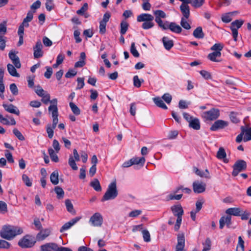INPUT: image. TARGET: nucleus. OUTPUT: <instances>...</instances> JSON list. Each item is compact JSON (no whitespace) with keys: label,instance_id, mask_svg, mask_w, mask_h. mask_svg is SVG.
Here are the masks:
<instances>
[{"label":"nucleus","instance_id":"f257e3e1","mask_svg":"<svg viewBox=\"0 0 251 251\" xmlns=\"http://www.w3.org/2000/svg\"><path fill=\"white\" fill-rule=\"evenodd\" d=\"M23 230L21 227L13 226H4L0 232V236L8 240L14 238L16 236L22 234Z\"/></svg>","mask_w":251,"mask_h":251},{"label":"nucleus","instance_id":"f03ea898","mask_svg":"<svg viewBox=\"0 0 251 251\" xmlns=\"http://www.w3.org/2000/svg\"><path fill=\"white\" fill-rule=\"evenodd\" d=\"M154 17L148 13H142L137 17L138 22H142V28L147 30L152 28L154 26L153 22Z\"/></svg>","mask_w":251,"mask_h":251},{"label":"nucleus","instance_id":"7ed1b4c3","mask_svg":"<svg viewBox=\"0 0 251 251\" xmlns=\"http://www.w3.org/2000/svg\"><path fill=\"white\" fill-rule=\"evenodd\" d=\"M118 195L116 181H113L109 184L108 188L104 194L101 201L112 200L115 199Z\"/></svg>","mask_w":251,"mask_h":251},{"label":"nucleus","instance_id":"20e7f679","mask_svg":"<svg viewBox=\"0 0 251 251\" xmlns=\"http://www.w3.org/2000/svg\"><path fill=\"white\" fill-rule=\"evenodd\" d=\"M220 116V111L217 108H211L210 110L203 112L201 116L204 121H214Z\"/></svg>","mask_w":251,"mask_h":251},{"label":"nucleus","instance_id":"39448f33","mask_svg":"<svg viewBox=\"0 0 251 251\" xmlns=\"http://www.w3.org/2000/svg\"><path fill=\"white\" fill-rule=\"evenodd\" d=\"M183 116L185 120L188 122L190 127L197 130L200 129V122L198 118L194 117L186 112L183 113Z\"/></svg>","mask_w":251,"mask_h":251},{"label":"nucleus","instance_id":"423d86ee","mask_svg":"<svg viewBox=\"0 0 251 251\" xmlns=\"http://www.w3.org/2000/svg\"><path fill=\"white\" fill-rule=\"evenodd\" d=\"M36 243L34 238L27 235L22 238L18 242V245L23 248L32 247Z\"/></svg>","mask_w":251,"mask_h":251},{"label":"nucleus","instance_id":"0eeeda50","mask_svg":"<svg viewBox=\"0 0 251 251\" xmlns=\"http://www.w3.org/2000/svg\"><path fill=\"white\" fill-rule=\"evenodd\" d=\"M247 168V163L243 160H239L237 161L233 166L232 176H237L239 173L245 170Z\"/></svg>","mask_w":251,"mask_h":251},{"label":"nucleus","instance_id":"6e6552de","mask_svg":"<svg viewBox=\"0 0 251 251\" xmlns=\"http://www.w3.org/2000/svg\"><path fill=\"white\" fill-rule=\"evenodd\" d=\"M162 30L170 29L172 32L176 33H180L182 31L181 27L175 22L165 21V25L161 28Z\"/></svg>","mask_w":251,"mask_h":251},{"label":"nucleus","instance_id":"1a4fd4ad","mask_svg":"<svg viewBox=\"0 0 251 251\" xmlns=\"http://www.w3.org/2000/svg\"><path fill=\"white\" fill-rule=\"evenodd\" d=\"M103 221L101 214L99 212H96L91 217L89 223L94 226H101Z\"/></svg>","mask_w":251,"mask_h":251},{"label":"nucleus","instance_id":"9d476101","mask_svg":"<svg viewBox=\"0 0 251 251\" xmlns=\"http://www.w3.org/2000/svg\"><path fill=\"white\" fill-rule=\"evenodd\" d=\"M153 14L155 16V22L157 24L158 26L161 28L165 25V22H163L161 19L166 18V13L162 10H157L153 11Z\"/></svg>","mask_w":251,"mask_h":251},{"label":"nucleus","instance_id":"9b49d317","mask_svg":"<svg viewBox=\"0 0 251 251\" xmlns=\"http://www.w3.org/2000/svg\"><path fill=\"white\" fill-rule=\"evenodd\" d=\"M43 45L40 40L37 41L36 45L33 47V56L35 59L39 58L43 56L44 52L42 50Z\"/></svg>","mask_w":251,"mask_h":251},{"label":"nucleus","instance_id":"f8f14e48","mask_svg":"<svg viewBox=\"0 0 251 251\" xmlns=\"http://www.w3.org/2000/svg\"><path fill=\"white\" fill-rule=\"evenodd\" d=\"M228 125V123L227 122L222 120H218L213 123L210 129L212 131H217L221 129H223Z\"/></svg>","mask_w":251,"mask_h":251},{"label":"nucleus","instance_id":"ddd939ff","mask_svg":"<svg viewBox=\"0 0 251 251\" xmlns=\"http://www.w3.org/2000/svg\"><path fill=\"white\" fill-rule=\"evenodd\" d=\"M206 184L199 181H195L193 183V189L195 193H202L205 191Z\"/></svg>","mask_w":251,"mask_h":251},{"label":"nucleus","instance_id":"4468645a","mask_svg":"<svg viewBox=\"0 0 251 251\" xmlns=\"http://www.w3.org/2000/svg\"><path fill=\"white\" fill-rule=\"evenodd\" d=\"M177 244L176 247V251H185V237L184 234H179L177 237Z\"/></svg>","mask_w":251,"mask_h":251},{"label":"nucleus","instance_id":"2eb2a0df","mask_svg":"<svg viewBox=\"0 0 251 251\" xmlns=\"http://www.w3.org/2000/svg\"><path fill=\"white\" fill-rule=\"evenodd\" d=\"M80 217H75L72 220H71L68 222L65 223L63 226L61 227L60 229V231L61 232H63L69 228H70L73 225H74L75 223H76L80 219Z\"/></svg>","mask_w":251,"mask_h":251},{"label":"nucleus","instance_id":"dca6fc26","mask_svg":"<svg viewBox=\"0 0 251 251\" xmlns=\"http://www.w3.org/2000/svg\"><path fill=\"white\" fill-rule=\"evenodd\" d=\"M50 234V230L48 228L41 230L36 235V239L38 241L45 240Z\"/></svg>","mask_w":251,"mask_h":251},{"label":"nucleus","instance_id":"f3484780","mask_svg":"<svg viewBox=\"0 0 251 251\" xmlns=\"http://www.w3.org/2000/svg\"><path fill=\"white\" fill-rule=\"evenodd\" d=\"M220 228L223 229L225 225L227 227H229L231 224V217L230 216L222 217L219 221Z\"/></svg>","mask_w":251,"mask_h":251},{"label":"nucleus","instance_id":"a211bd4d","mask_svg":"<svg viewBox=\"0 0 251 251\" xmlns=\"http://www.w3.org/2000/svg\"><path fill=\"white\" fill-rule=\"evenodd\" d=\"M3 107L6 111L10 113L15 114L17 115H19L20 114V111L18 108L12 104H3Z\"/></svg>","mask_w":251,"mask_h":251},{"label":"nucleus","instance_id":"6ab92c4d","mask_svg":"<svg viewBox=\"0 0 251 251\" xmlns=\"http://www.w3.org/2000/svg\"><path fill=\"white\" fill-rule=\"evenodd\" d=\"M57 244L49 243L41 246V251H57Z\"/></svg>","mask_w":251,"mask_h":251},{"label":"nucleus","instance_id":"aec40b11","mask_svg":"<svg viewBox=\"0 0 251 251\" xmlns=\"http://www.w3.org/2000/svg\"><path fill=\"white\" fill-rule=\"evenodd\" d=\"M180 9L183 16L182 18L188 19L190 16V7L188 4L182 3L180 6Z\"/></svg>","mask_w":251,"mask_h":251},{"label":"nucleus","instance_id":"412c9836","mask_svg":"<svg viewBox=\"0 0 251 251\" xmlns=\"http://www.w3.org/2000/svg\"><path fill=\"white\" fill-rule=\"evenodd\" d=\"M242 209L239 207L229 208L226 210V213L230 216L233 215L234 216H239L241 215Z\"/></svg>","mask_w":251,"mask_h":251},{"label":"nucleus","instance_id":"4be33fe9","mask_svg":"<svg viewBox=\"0 0 251 251\" xmlns=\"http://www.w3.org/2000/svg\"><path fill=\"white\" fill-rule=\"evenodd\" d=\"M171 210L173 214L176 216H182L183 214L182 207L180 204L172 206L171 207Z\"/></svg>","mask_w":251,"mask_h":251},{"label":"nucleus","instance_id":"5701e85b","mask_svg":"<svg viewBox=\"0 0 251 251\" xmlns=\"http://www.w3.org/2000/svg\"><path fill=\"white\" fill-rule=\"evenodd\" d=\"M162 41L165 49L168 50H170L174 46L173 41L168 37H163Z\"/></svg>","mask_w":251,"mask_h":251},{"label":"nucleus","instance_id":"b1692460","mask_svg":"<svg viewBox=\"0 0 251 251\" xmlns=\"http://www.w3.org/2000/svg\"><path fill=\"white\" fill-rule=\"evenodd\" d=\"M35 11H29L27 13L26 17L24 19L22 24L25 25V27H27L29 26L28 22L32 21L33 17V13Z\"/></svg>","mask_w":251,"mask_h":251},{"label":"nucleus","instance_id":"393cba45","mask_svg":"<svg viewBox=\"0 0 251 251\" xmlns=\"http://www.w3.org/2000/svg\"><path fill=\"white\" fill-rule=\"evenodd\" d=\"M241 130L244 131V137L243 141L247 142L251 140V127L246 128L244 126H242Z\"/></svg>","mask_w":251,"mask_h":251},{"label":"nucleus","instance_id":"a878e982","mask_svg":"<svg viewBox=\"0 0 251 251\" xmlns=\"http://www.w3.org/2000/svg\"><path fill=\"white\" fill-rule=\"evenodd\" d=\"M194 170L195 172V173L199 176H200L201 177H204L206 178H210V176L209 175V173L208 171L206 169L205 170L204 172L201 171L200 170H199L197 168H194Z\"/></svg>","mask_w":251,"mask_h":251},{"label":"nucleus","instance_id":"bb28decb","mask_svg":"<svg viewBox=\"0 0 251 251\" xmlns=\"http://www.w3.org/2000/svg\"><path fill=\"white\" fill-rule=\"evenodd\" d=\"M193 36L198 39H202L204 37V34L202 31V27L199 26L197 27L194 31Z\"/></svg>","mask_w":251,"mask_h":251},{"label":"nucleus","instance_id":"cd10ccee","mask_svg":"<svg viewBox=\"0 0 251 251\" xmlns=\"http://www.w3.org/2000/svg\"><path fill=\"white\" fill-rule=\"evenodd\" d=\"M7 67V71L11 75L17 77H20V75L17 73L15 67L11 64H8Z\"/></svg>","mask_w":251,"mask_h":251},{"label":"nucleus","instance_id":"c85d7f7f","mask_svg":"<svg viewBox=\"0 0 251 251\" xmlns=\"http://www.w3.org/2000/svg\"><path fill=\"white\" fill-rule=\"evenodd\" d=\"M153 101L157 106L162 108L164 109H167V106L164 103L163 101L160 97L154 98L153 99Z\"/></svg>","mask_w":251,"mask_h":251},{"label":"nucleus","instance_id":"c756f323","mask_svg":"<svg viewBox=\"0 0 251 251\" xmlns=\"http://www.w3.org/2000/svg\"><path fill=\"white\" fill-rule=\"evenodd\" d=\"M50 179L51 183L54 185H57L59 182L58 172L55 170L53 171L50 176Z\"/></svg>","mask_w":251,"mask_h":251},{"label":"nucleus","instance_id":"7c9ffc66","mask_svg":"<svg viewBox=\"0 0 251 251\" xmlns=\"http://www.w3.org/2000/svg\"><path fill=\"white\" fill-rule=\"evenodd\" d=\"M221 56V52L219 51H214L210 53L208 55V58L211 61L213 62H219V61L216 59L217 57H220Z\"/></svg>","mask_w":251,"mask_h":251},{"label":"nucleus","instance_id":"2f4dec72","mask_svg":"<svg viewBox=\"0 0 251 251\" xmlns=\"http://www.w3.org/2000/svg\"><path fill=\"white\" fill-rule=\"evenodd\" d=\"M90 185L96 191L100 192L101 191V187L98 179H94L92 181H91Z\"/></svg>","mask_w":251,"mask_h":251},{"label":"nucleus","instance_id":"473e14b6","mask_svg":"<svg viewBox=\"0 0 251 251\" xmlns=\"http://www.w3.org/2000/svg\"><path fill=\"white\" fill-rule=\"evenodd\" d=\"M133 165H141L143 166L145 162V159L144 157H133L131 158Z\"/></svg>","mask_w":251,"mask_h":251},{"label":"nucleus","instance_id":"72a5a7b5","mask_svg":"<svg viewBox=\"0 0 251 251\" xmlns=\"http://www.w3.org/2000/svg\"><path fill=\"white\" fill-rule=\"evenodd\" d=\"M65 205L67 211L72 214H75V211L74 209V206L71 201L69 199L65 200Z\"/></svg>","mask_w":251,"mask_h":251},{"label":"nucleus","instance_id":"f704fd0d","mask_svg":"<svg viewBox=\"0 0 251 251\" xmlns=\"http://www.w3.org/2000/svg\"><path fill=\"white\" fill-rule=\"evenodd\" d=\"M244 23L243 20H236L231 23L230 29L235 28L236 30L240 28Z\"/></svg>","mask_w":251,"mask_h":251},{"label":"nucleus","instance_id":"c9c22d12","mask_svg":"<svg viewBox=\"0 0 251 251\" xmlns=\"http://www.w3.org/2000/svg\"><path fill=\"white\" fill-rule=\"evenodd\" d=\"M182 197V194L176 195L174 193H172L167 196L166 200L168 201L174 200H179L181 199Z\"/></svg>","mask_w":251,"mask_h":251},{"label":"nucleus","instance_id":"e433bc0d","mask_svg":"<svg viewBox=\"0 0 251 251\" xmlns=\"http://www.w3.org/2000/svg\"><path fill=\"white\" fill-rule=\"evenodd\" d=\"M205 0H190L191 4L193 7L197 8L201 7L204 3Z\"/></svg>","mask_w":251,"mask_h":251},{"label":"nucleus","instance_id":"4c0bfd02","mask_svg":"<svg viewBox=\"0 0 251 251\" xmlns=\"http://www.w3.org/2000/svg\"><path fill=\"white\" fill-rule=\"evenodd\" d=\"M236 251H244V241L241 236L238 237V244L236 247Z\"/></svg>","mask_w":251,"mask_h":251},{"label":"nucleus","instance_id":"58836bf2","mask_svg":"<svg viewBox=\"0 0 251 251\" xmlns=\"http://www.w3.org/2000/svg\"><path fill=\"white\" fill-rule=\"evenodd\" d=\"M49 102H50L51 104L49 107V111L50 112L54 111L55 108L56 109V111H58V108L57 106V100L56 99H54L51 100H50Z\"/></svg>","mask_w":251,"mask_h":251},{"label":"nucleus","instance_id":"ea45409f","mask_svg":"<svg viewBox=\"0 0 251 251\" xmlns=\"http://www.w3.org/2000/svg\"><path fill=\"white\" fill-rule=\"evenodd\" d=\"M121 30H120V33L121 34V35H124L127 29H128V24H127V23L126 21H122L121 23Z\"/></svg>","mask_w":251,"mask_h":251},{"label":"nucleus","instance_id":"a19ab883","mask_svg":"<svg viewBox=\"0 0 251 251\" xmlns=\"http://www.w3.org/2000/svg\"><path fill=\"white\" fill-rule=\"evenodd\" d=\"M48 151L52 161L57 162L58 161V158L54 151L52 149L50 148L48 150Z\"/></svg>","mask_w":251,"mask_h":251},{"label":"nucleus","instance_id":"79ce46f5","mask_svg":"<svg viewBox=\"0 0 251 251\" xmlns=\"http://www.w3.org/2000/svg\"><path fill=\"white\" fill-rule=\"evenodd\" d=\"M232 13H228L223 15L222 17V21L226 23H229L232 20Z\"/></svg>","mask_w":251,"mask_h":251},{"label":"nucleus","instance_id":"37998d69","mask_svg":"<svg viewBox=\"0 0 251 251\" xmlns=\"http://www.w3.org/2000/svg\"><path fill=\"white\" fill-rule=\"evenodd\" d=\"M70 108L72 111V112L76 115H78L80 114V111L79 108L73 102L71 101L69 103Z\"/></svg>","mask_w":251,"mask_h":251},{"label":"nucleus","instance_id":"c03bdc74","mask_svg":"<svg viewBox=\"0 0 251 251\" xmlns=\"http://www.w3.org/2000/svg\"><path fill=\"white\" fill-rule=\"evenodd\" d=\"M54 191L57 194V197L58 199H62L63 198L64 195V192L62 188L59 186H57L54 189Z\"/></svg>","mask_w":251,"mask_h":251},{"label":"nucleus","instance_id":"a18cd8bd","mask_svg":"<svg viewBox=\"0 0 251 251\" xmlns=\"http://www.w3.org/2000/svg\"><path fill=\"white\" fill-rule=\"evenodd\" d=\"M134 86L137 88H139L141 86V84L144 82L143 79H140L138 75H135L133 78Z\"/></svg>","mask_w":251,"mask_h":251},{"label":"nucleus","instance_id":"49530a36","mask_svg":"<svg viewBox=\"0 0 251 251\" xmlns=\"http://www.w3.org/2000/svg\"><path fill=\"white\" fill-rule=\"evenodd\" d=\"M211 242L209 238H207L203 243V248L202 251H208L211 249Z\"/></svg>","mask_w":251,"mask_h":251},{"label":"nucleus","instance_id":"de8ad7c7","mask_svg":"<svg viewBox=\"0 0 251 251\" xmlns=\"http://www.w3.org/2000/svg\"><path fill=\"white\" fill-rule=\"evenodd\" d=\"M7 31L6 23L3 22L0 24V36H4Z\"/></svg>","mask_w":251,"mask_h":251},{"label":"nucleus","instance_id":"09e8293b","mask_svg":"<svg viewBox=\"0 0 251 251\" xmlns=\"http://www.w3.org/2000/svg\"><path fill=\"white\" fill-rule=\"evenodd\" d=\"M217 157L220 159H224L226 157V153L223 148H220L217 153Z\"/></svg>","mask_w":251,"mask_h":251},{"label":"nucleus","instance_id":"8fccbe9b","mask_svg":"<svg viewBox=\"0 0 251 251\" xmlns=\"http://www.w3.org/2000/svg\"><path fill=\"white\" fill-rule=\"evenodd\" d=\"M142 234L144 241L146 242L151 241V235L148 230L146 229L143 230Z\"/></svg>","mask_w":251,"mask_h":251},{"label":"nucleus","instance_id":"3c124183","mask_svg":"<svg viewBox=\"0 0 251 251\" xmlns=\"http://www.w3.org/2000/svg\"><path fill=\"white\" fill-rule=\"evenodd\" d=\"M68 163L73 170H77L78 169L77 165L75 162V160L71 155L70 156Z\"/></svg>","mask_w":251,"mask_h":251},{"label":"nucleus","instance_id":"603ef678","mask_svg":"<svg viewBox=\"0 0 251 251\" xmlns=\"http://www.w3.org/2000/svg\"><path fill=\"white\" fill-rule=\"evenodd\" d=\"M142 213L141 210L136 209L134 210L128 214V216L131 218H136Z\"/></svg>","mask_w":251,"mask_h":251},{"label":"nucleus","instance_id":"864d4df0","mask_svg":"<svg viewBox=\"0 0 251 251\" xmlns=\"http://www.w3.org/2000/svg\"><path fill=\"white\" fill-rule=\"evenodd\" d=\"M187 19L184 18H181L180 25L185 29L189 30L191 28L190 24L187 22Z\"/></svg>","mask_w":251,"mask_h":251},{"label":"nucleus","instance_id":"5fc2aeb1","mask_svg":"<svg viewBox=\"0 0 251 251\" xmlns=\"http://www.w3.org/2000/svg\"><path fill=\"white\" fill-rule=\"evenodd\" d=\"M224 45L221 43H216L211 48V50H215V51H221L223 50Z\"/></svg>","mask_w":251,"mask_h":251},{"label":"nucleus","instance_id":"6e6d98bb","mask_svg":"<svg viewBox=\"0 0 251 251\" xmlns=\"http://www.w3.org/2000/svg\"><path fill=\"white\" fill-rule=\"evenodd\" d=\"M22 180L27 186L30 187L32 186V183L27 175L25 174L23 175Z\"/></svg>","mask_w":251,"mask_h":251},{"label":"nucleus","instance_id":"4d7b16f0","mask_svg":"<svg viewBox=\"0 0 251 251\" xmlns=\"http://www.w3.org/2000/svg\"><path fill=\"white\" fill-rule=\"evenodd\" d=\"M13 133L19 140H21V141L25 140V138L24 136L22 135V134L21 133V132L17 128H14L13 130Z\"/></svg>","mask_w":251,"mask_h":251},{"label":"nucleus","instance_id":"13d9d810","mask_svg":"<svg viewBox=\"0 0 251 251\" xmlns=\"http://www.w3.org/2000/svg\"><path fill=\"white\" fill-rule=\"evenodd\" d=\"M130 52L135 57H138L139 56V53L137 50L136 49L135 43L133 42L131 44L130 47Z\"/></svg>","mask_w":251,"mask_h":251},{"label":"nucleus","instance_id":"bf43d9fd","mask_svg":"<svg viewBox=\"0 0 251 251\" xmlns=\"http://www.w3.org/2000/svg\"><path fill=\"white\" fill-rule=\"evenodd\" d=\"M7 211L6 203L2 201H0V213L5 214Z\"/></svg>","mask_w":251,"mask_h":251},{"label":"nucleus","instance_id":"052dcab7","mask_svg":"<svg viewBox=\"0 0 251 251\" xmlns=\"http://www.w3.org/2000/svg\"><path fill=\"white\" fill-rule=\"evenodd\" d=\"M46 8L47 10L49 11H51L53 9L54 7V4L52 0H46Z\"/></svg>","mask_w":251,"mask_h":251},{"label":"nucleus","instance_id":"680f3d73","mask_svg":"<svg viewBox=\"0 0 251 251\" xmlns=\"http://www.w3.org/2000/svg\"><path fill=\"white\" fill-rule=\"evenodd\" d=\"M87 9L88 4L87 3H85L80 9L77 10L76 13L78 15H84V13L87 10Z\"/></svg>","mask_w":251,"mask_h":251},{"label":"nucleus","instance_id":"e2e57ef3","mask_svg":"<svg viewBox=\"0 0 251 251\" xmlns=\"http://www.w3.org/2000/svg\"><path fill=\"white\" fill-rule=\"evenodd\" d=\"M51 113L52 117L53 118L52 123L57 124L58 122V111H56L55 109L54 111H50Z\"/></svg>","mask_w":251,"mask_h":251},{"label":"nucleus","instance_id":"0e129e2a","mask_svg":"<svg viewBox=\"0 0 251 251\" xmlns=\"http://www.w3.org/2000/svg\"><path fill=\"white\" fill-rule=\"evenodd\" d=\"M77 85L76 89H81L84 86V78L78 77L77 79Z\"/></svg>","mask_w":251,"mask_h":251},{"label":"nucleus","instance_id":"69168bd1","mask_svg":"<svg viewBox=\"0 0 251 251\" xmlns=\"http://www.w3.org/2000/svg\"><path fill=\"white\" fill-rule=\"evenodd\" d=\"M250 215V213L247 210L243 211L242 210L241 215L239 216H241V218L242 220H247L249 219Z\"/></svg>","mask_w":251,"mask_h":251},{"label":"nucleus","instance_id":"338daca9","mask_svg":"<svg viewBox=\"0 0 251 251\" xmlns=\"http://www.w3.org/2000/svg\"><path fill=\"white\" fill-rule=\"evenodd\" d=\"M35 91L36 93L40 97L43 96L47 93L39 85L36 86Z\"/></svg>","mask_w":251,"mask_h":251},{"label":"nucleus","instance_id":"774afa93","mask_svg":"<svg viewBox=\"0 0 251 251\" xmlns=\"http://www.w3.org/2000/svg\"><path fill=\"white\" fill-rule=\"evenodd\" d=\"M46 130H47V132L48 133L49 138L50 139L52 138L53 136L54 132H53V129H52V128H51V125L49 124L47 125V128H46Z\"/></svg>","mask_w":251,"mask_h":251}]
</instances>
